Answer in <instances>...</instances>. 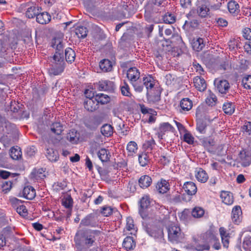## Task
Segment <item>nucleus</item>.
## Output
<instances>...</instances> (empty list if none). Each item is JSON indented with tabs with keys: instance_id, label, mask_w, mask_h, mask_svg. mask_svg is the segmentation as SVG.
I'll list each match as a JSON object with an SVG mask.
<instances>
[{
	"instance_id": "obj_1",
	"label": "nucleus",
	"mask_w": 251,
	"mask_h": 251,
	"mask_svg": "<svg viewBox=\"0 0 251 251\" xmlns=\"http://www.w3.org/2000/svg\"><path fill=\"white\" fill-rule=\"evenodd\" d=\"M51 47L55 49L56 51L52 57V64L49 70L50 75H60L65 68V61L63 53L64 44L61 38L54 37L51 41Z\"/></svg>"
},
{
	"instance_id": "obj_2",
	"label": "nucleus",
	"mask_w": 251,
	"mask_h": 251,
	"mask_svg": "<svg viewBox=\"0 0 251 251\" xmlns=\"http://www.w3.org/2000/svg\"><path fill=\"white\" fill-rule=\"evenodd\" d=\"M101 232L97 230L88 229H80L77 231L75 236V241L78 245L87 247L92 246L96 241L100 240Z\"/></svg>"
},
{
	"instance_id": "obj_3",
	"label": "nucleus",
	"mask_w": 251,
	"mask_h": 251,
	"mask_svg": "<svg viewBox=\"0 0 251 251\" xmlns=\"http://www.w3.org/2000/svg\"><path fill=\"white\" fill-rule=\"evenodd\" d=\"M195 13L196 10L192 9L187 14V17L188 20L185 21L182 26L184 30L186 31H192L198 27L199 23L198 20L194 18Z\"/></svg>"
},
{
	"instance_id": "obj_4",
	"label": "nucleus",
	"mask_w": 251,
	"mask_h": 251,
	"mask_svg": "<svg viewBox=\"0 0 251 251\" xmlns=\"http://www.w3.org/2000/svg\"><path fill=\"white\" fill-rule=\"evenodd\" d=\"M168 238L173 243H177L182 238L180 229L176 225H172L168 229Z\"/></svg>"
},
{
	"instance_id": "obj_5",
	"label": "nucleus",
	"mask_w": 251,
	"mask_h": 251,
	"mask_svg": "<svg viewBox=\"0 0 251 251\" xmlns=\"http://www.w3.org/2000/svg\"><path fill=\"white\" fill-rule=\"evenodd\" d=\"M102 121V118L101 116L96 115L87 118L84 121V125L87 128L94 130L101 124Z\"/></svg>"
},
{
	"instance_id": "obj_6",
	"label": "nucleus",
	"mask_w": 251,
	"mask_h": 251,
	"mask_svg": "<svg viewBox=\"0 0 251 251\" xmlns=\"http://www.w3.org/2000/svg\"><path fill=\"white\" fill-rule=\"evenodd\" d=\"M239 160L242 166H249L251 163V149L248 148L241 151L239 154Z\"/></svg>"
},
{
	"instance_id": "obj_7",
	"label": "nucleus",
	"mask_w": 251,
	"mask_h": 251,
	"mask_svg": "<svg viewBox=\"0 0 251 251\" xmlns=\"http://www.w3.org/2000/svg\"><path fill=\"white\" fill-rule=\"evenodd\" d=\"M150 205V198L148 196H145L140 200V208L139 213L143 219H147L148 217V208Z\"/></svg>"
},
{
	"instance_id": "obj_8",
	"label": "nucleus",
	"mask_w": 251,
	"mask_h": 251,
	"mask_svg": "<svg viewBox=\"0 0 251 251\" xmlns=\"http://www.w3.org/2000/svg\"><path fill=\"white\" fill-rule=\"evenodd\" d=\"M174 127L169 123H163L160 125L157 132L158 137L161 139H164L166 133L174 132Z\"/></svg>"
},
{
	"instance_id": "obj_9",
	"label": "nucleus",
	"mask_w": 251,
	"mask_h": 251,
	"mask_svg": "<svg viewBox=\"0 0 251 251\" xmlns=\"http://www.w3.org/2000/svg\"><path fill=\"white\" fill-rule=\"evenodd\" d=\"M214 84L218 91L221 94H226L230 88L229 84L226 80L216 79Z\"/></svg>"
},
{
	"instance_id": "obj_10",
	"label": "nucleus",
	"mask_w": 251,
	"mask_h": 251,
	"mask_svg": "<svg viewBox=\"0 0 251 251\" xmlns=\"http://www.w3.org/2000/svg\"><path fill=\"white\" fill-rule=\"evenodd\" d=\"M97 224L96 215L91 213L83 218L80 223V226H91L94 227Z\"/></svg>"
},
{
	"instance_id": "obj_11",
	"label": "nucleus",
	"mask_w": 251,
	"mask_h": 251,
	"mask_svg": "<svg viewBox=\"0 0 251 251\" xmlns=\"http://www.w3.org/2000/svg\"><path fill=\"white\" fill-rule=\"evenodd\" d=\"M26 5L25 15L28 18H33L35 16L36 17L38 13L42 10L41 7L36 6L32 3H27Z\"/></svg>"
},
{
	"instance_id": "obj_12",
	"label": "nucleus",
	"mask_w": 251,
	"mask_h": 251,
	"mask_svg": "<svg viewBox=\"0 0 251 251\" xmlns=\"http://www.w3.org/2000/svg\"><path fill=\"white\" fill-rule=\"evenodd\" d=\"M144 229L150 236L155 238H161L163 235V230L161 228L157 227H151L149 226H144Z\"/></svg>"
},
{
	"instance_id": "obj_13",
	"label": "nucleus",
	"mask_w": 251,
	"mask_h": 251,
	"mask_svg": "<svg viewBox=\"0 0 251 251\" xmlns=\"http://www.w3.org/2000/svg\"><path fill=\"white\" fill-rule=\"evenodd\" d=\"M161 91L160 89L156 87L154 90L147 92V97L148 101L150 102L155 103L158 102L160 100Z\"/></svg>"
},
{
	"instance_id": "obj_14",
	"label": "nucleus",
	"mask_w": 251,
	"mask_h": 251,
	"mask_svg": "<svg viewBox=\"0 0 251 251\" xmlns=\"http://www.w3.org/2000/svg\"><path fill=\"white\" fill-rule=\"evenodd\" d=\"M98 89L100 91L112 92L114 90V84L110 80H101L98 83Z\"/></svg>"
},
{
	"instance_id": "obj_15",
	"label": "nucleus",
	"mask_w": 251,
	"mask_h": 251,
	"mask_svg": "<svg viewBox=\"0 0 251 251\" xmlns=\"http://www.w3.org/2000/svg\"><path fill=\"white\" fill-rule=\"evenodd\" d=\"M242 210L240 206H234L231 212V219L232 222L236 224H238L240 223L242 220Z\"/></svg>"
},
{
	"instance_id": "obj_16",
	"label": "nucleus",
	"mask_w": 251,
	"mask_h": 251,
	"mask_svg": "<svg viewBox=\"0 0 251 251\" xmlns=\"http://www.w3.org/2000/svg\"><path fill=\"white\" fill-rule=\"evenodd\" d=\"M84 106L88 111L93 112L98 108V102L94 99H86L84 100Z\"/></svg>"
},
{
	"instance_id": "obj_17",
	"label": "nucleus",
	"mask_w": 251,
	"mask_h": 251,
	"mask_svg": "<svg viewBox=\"0 0 251 251\" xmlns=\"http://www.w3.org/2000/svg\"><path fill=\"white\" fill-rule=\"evenodd\" d=\"M11 201L13 204L15 205V206H18L17 207V212L20 215L22 216H26L27 210L25 205H20V204L22 203L20 200L14 198L11 200Z\"/></svg>"
},
{
	"instance_id": "obj_18",
	"label": "nucleus",
	"mask_w": 251,
	"mask_h": 251,
	"mask_svg": "<svg viewBox=\"0 0 251 251\" xmlns=\"http://www.w3.org/2000/svg\"><path fill=\"white\" fill-rule=\"evenodd\" d=\"M193 82L195 88L201 92L204 91L206 88L205 80L200 76H197L194 77Z\"/></svg>"
},
{
	"instance_id": "obj_19",
	"label": "nucleus",
	"mask_w": 251,
	"mask_h": 251,
	"mask_svg": "<svg viewBox=\"0 0 251 251\" xmlns=\"http://www.w3.org/2000/svg\"><path fill=\"white\" fill-rule=\"evenodd\" d=\"M183 188L187 195L190 196L194 195L197 191V188L196 184L191 181L185 182Z\"/></svg>"
},
{
	"instance_id": "obj_20",
	"label": "nucleus",
	"mask_w": 251,
	"mask_h": 251,
	"mask_svg": "<svg viewBox=\"0 0 251 251\" xmlns=\"http://www.w3.org/2000/svg\"><path fill=\"white\" fill-rule=\"evenodd\" d=\"M22 194L25 198L29 200H33L36 196L35 189L30 186L24 187Z\"/></svg>"
},
{
	"instance_id": "obj_21",
	"label": "nucleus",
	"mask_w": 251,
	"mask_h": 251,
	"mask_svg": "<svg viewBox=\"0 0 251 251\" xmlns=\"http://www.w3.org/2000/svg\"><path fill=\"white\" fill-rule=\"evenodd\" d=\"M156 188L160 194L166 193L170 189L169 182L165 179H161L156 185Z\"/></svg>"
},
{
	"instance_id": "obj_22",
	"label": "nucleus",
	"mask_w": 251,
	"mask_h": 251,
	"mask_svg": "<svg viewBox=\"0 0 251 251\" xmlns=\"http://www.w3.org/2000/svg\"><path fill=\"white\" fill-rule=\"evenodd\" d=\"M51 19L50 15L46 12H39L36 16V21L40 24H47Z\"/></svg>"
},
{
	"instance_id": "obj_23",
	"label": "nucleus",
	"mask_w": 251,
	"mask_h": 251,
	"mask_svg": "<svg viewBox=\"0 0 251 251\" xmlns=\"http://www.w3.org/2000/svg\"><path fill=\"white\" fill-rule=\"evenodd\" d=\"M219 232L223 246L226 248H228L230 237L229 233L227 232L226 229L224 227H221L219 228Z\"/></svg>"
},
{
	"instance_id": "obj_24",
	"label": "nucleus",
	"mask_w": 251,
	"mask_h": 251,
	"mask_svg": "<svg viewBox=\"0 0 251 251\" xmlns=\"http://www.w3.org/2000/svg\"><path fill=\"white\" fill-rule=\"evenodd\" d=\"M127 77L131 82L137 81L140 77V72L135 67L130 68L127 72Z\"/></svg>"
},
{
	"instance_id": "obj_25",
	"label": "nucleus",
	"mask_w": 251,
	"mask_h": 251,
	"mask_svg": "<svg viewBox=\"0 0 251 251\" xmlns=\"http://www.w3.org/2000/svg\"><path fill=\"white\" fill-rule=\"evenodd\" d=\"M220 197L222 201L226 205H231L233 202L232 194L228 191H222Z\"/></svg>"
},
{
	"instance_id": "obj_26",
	"label": "nucleus",
	"mask_w": 251,
	"mask_h": 251,
	"mask_svg": "<svg viewBox=\"0 0 251 251\" xmlns=\"http://www.w3.org/2000/svg\"><path fill=\"white\" fill-rule=\"evenodd\" d=\"M195 176L197 179L201 183L206 182L208 179L207 174L201 168H199L196 171Z\"/></svg>"
},
{
	"instance_id": "obj_27",
	"label": "nucleus",
	"mask_w": 251,
	"mask_h": 251,
	"mask_svg": "<svg viewBox=\"0 0 251 251\" xmlns=\"http://www.w3.org/2000/svg\"><path fill=\"white\" fill-rule=\"evenodd\" d=\"M196 11L200 17L206 18L209 15L210 9L206 4H203L197 6Z\"/></svg>"
},
{
	"instance_id": "obj_28",
	"label": "nucleus",
	"mask_w": 251,
	"mask_h": 251,
	"mask_svg": "<svg viewBox=\"0 0 251 251\" xmlns=\"http://www.w3.org/2000/svg\"><path fill=\"white\" fill-rule=\"evenodd\" d=\"M143 84L146 88L147 92L154 90V89L156 88L154 87V80L150 76L143 78Z\"/></svg>"
},
{
	"instance_id": "obj_29",
	"label": "nucleus",
	"mask_w": 251,
	"mask_h": 251,
	"mask_svg": "<svg viewBox=\"0 0 251 251\" xmlns=\"http://www.w3.org/2000/svg\"><path fill=\"white\" fill-rule=\"evenodd\" d=\"M139 184L142 188H146L150 186L152 182L151 178L147 175H144L140 177L139 179Z\"/></svg>"
},
{
	"instance_id": "obj_30",
	"label": "nucleus",
	"mask_w": 251,
	"mask_h": 251,
	"mask_svg": "<svg viewBox=\"0 0 251 251\" xmlns=\"http://www.w3.org/2000/svg\"><path fill=\"white\" fill-rule=\"evenodd\" d=\"M31 177L37 180L44 179L45 177L44 170L43 168L34 169L31 173Z\"/></svg>"
},
{
	"instance_id": "obj_31",
	"label": "nucleus",
	"mask_w": 251,
	"mask_h": 251,
	"mask_svg": "<svg viewBox=\"0 0 251 251\" xmlns=\"http://www.w3.org/2000/svg\"><path fill=\"white\" fill-rule=\"evenodd\" d=\"M192 101L189 98H183L180 102V106L184 111L190 110L192 108Z\"/></svg>"
},
{
	"instance_id": "obj_32",
	"label": "nucleus",
	"mask_w": 251,
	"mask_h": 251,
	"mask_svg": "<svg viewBox=\"0 0 251 251\" xmlns=\"http://www.w3.org/2000/svg\"><path fill=\"white\" fill-rule=\"evenodd\" d=\"M209 235L208 242L213 244V247L216 250L221 248V244L217 237L211 232L207 233Z\"/></svg>"
},
{
	"instance_id": "obj_33",
	"label": "nucleus",
	"mask_w": 251,
	"mask_h": 251,
	"mask_svg": "<svg viewBox=\"0 0 251 251\" xmlns=\"http://www.w3.org/2000/svg\"><path fill=\"white\" fill-rule=\"evenodd\" d=\"M101 134L105 137L111 136L113 132V127L109 124H104L100 128Z\"/></svg>"
},
{
	"instance_id": "obj_34",
	"label": "nucleus",
	"mask_w": 251,
	"mask_h": 251,
	"mask_svg": "<svg viewBox=\"0 0 251 251\" xmlns=\"http://www.w3.org/2000/svg\"><path fill=\"white\" fill-rule=\"evenodd\" d=\"M135 242L132 237H126L123 243V247L126 250H131L135 247Z\"/></svg>"
},
{
	"instance_id": "obj_35",
	"label": "nucleus",
	"mask_w": 251,
	"mask_h": 251,
	"mask_svg": "<svg viewBox=\"0 0 251 251\" xmlns=\"http://www.w3.org/2000/svg\"><path fill=\"white\" fill-rule=\"evenodd\" d=\"M46 156L51 162L56 161L59 157L57 152L51 148L47 149Z\"/></svg>"
},
{
	"instance_id": "obj_36",
	"label": "nucleus",
	"mask_w": 251,
	"mask_h": 251,
	"mask_svg": "<svg viewBox=\"0 0 251 251\" xmlns=\"http://www.w3.org/2000/svg\"><path fill=\"white\" fill-rule=\"evenodd\" d=\"M227 7L229 12L232 14L237 15L240 11L239 5L235 1H230L228 3Z\"/></svg>"
},
{
	"instance_id": "obj_37",
	"label": "nucleus",
	"mask_w": 251,
	"mask_h": 251,
	"mask_svg": "<svg viewBox=\"0 0 251 251\" xmlns=\"http://www.w3.org/2000/svg\"><path fill=\"white\" fill-rule=\"evenodd\" d=\"M98 156L103 162L109 160L110 157L109 151L105 149H101L98 152Z\"/></svg>"
},
{
	"instance_id": "obj_38",
	"label": "nucleus",
	"mask_w": 251,
	"mask_h": 251,
	"mask_svg": "<svg viewBox=\"0 0 251 251\" xmlns=\"http://www.w3.org/2000/svg\"><path fill=\"white\" fill-rule=\"evenodd\" d=\"M100 67L103 72L110 71L112 68V63L108 59H103L100 63Z\"/></svg>"
},
{
	"instance_id": "obj_39",
	"label": "nucleus",
	"mask_w": 251,
	"mask_h": 251,
	"mask_svg": "<svg viewBox=\"0 0 251 251\" xmlns=\"http://www.w3.org/2000/svg\"><path fill=\"white\" fill-rule=\"evenodd\" d=\"M66 61L72 63L74 61L75 57V53L74 50L70 48H67L65 51Z\"/></svg>"
},
{
	"instance_id": "obj_40",
	"label": "nucleus",
	"mask_w": 251,
	"mask_h": 251,
	"mask_svg": "<svg viewBox=\"0 0 251 251\" xmlns=\"http://www.w3.org/2000/svg\"><path fill=\"white\" fill-rule=\"evenodd\" d=\"M95 98L98 103H100L102 104H106L110 100V98L107 95L102 93H99L96 95Z\"/></svg>"
},
{
	"instance_id": "obj_41",
	"label": "nucleus",
	"mask_w": 251,
	"mask_h": 251,
	"mask_svg": "<svg viewBox=\"0 0 251 251\" xmlns=\"http://www.w3.org/2000/svg\"><path fill=\"white\" fill-rule=\"evenodd\" d=\"M67 139L72 144H76L78 141L79 137L77 131L72 130L67 134Z\"/></svg>"
},
{
	"instance_id": "obj_42",
	"label": "nucleus",
	"mask_w": 251,
	"mask_h": 251,
	"mask_svg": "<svg viewBox=\"0 0 251 251\" xmlns=\"http://www.w3.org/2000/svg\"><path fill=\"white\" fill-rule=\"evenodd\" d=\"M137 149V144L134 141H130L127 145L126 150L128 155H133L136 152Z\"/></svg>"
},
{
	"instance_id": "obj_43",
	"label": "nucleus",
	"mask_w": 251,
	"mask_h": 251,
	"mask_svg": "<svg viewBox=\"0 0 251 251\" xmlns=\"http://www.w3.org/2000/svg\"><path fill=\"white\" fill-rule=\"evenodd\" d=\"M139 163L141 166L144 167L146 166L149 162L150 158L148 153L142 152L138 155Z\"/></svg>"
},
{
	"instance_id": "obj_44",
	"label": "nucleus",
	"mask_w": 251,
	"mask_h": 251,
	"mask_svg": "<svg viewBox=\"0 0 251 251\" xmlns=\"http://www.w3.org/2000/svg\"><path fill=\"white\" fill-rule=\"evenodd\" d=\"M87 30L86 27L80 26L75 28V33L79 38H84L87 35Z\"/></svg>"
},
{
	"instance_id": "obj_45",
	"label": "nucleus",
	"mask_w": 251,
	"mask_h": 251,
	"mask_svg": "<svg viewBox=\"0 0 251 251\" xmlns=\"http://www.w3.org/2000/svg\"><path fill=\"white\" fill-rule=\"evenodd\" d=\"M217 97L210 90L208 91V96L205 100L206 103L209 106H213L215 105L217 101Z\"/></svg>"
},
{
	"instance_id": "obj_46",
	"label": "nucleus",
	"mask_w": 251,
	"mask_h": 251,
	"mask_svg": "<svg viewBox=\"0 0 251 251\" xmlns=\"http://www.w3.org/2000/svg\"><path fill=\"white\" fill-rule=\"evenodd\" d=\"M223 110L224 112L228 115H231L235 110V106L232 102H227L224 104Z\"/></svg>"
},
{
	"instance_id": "obj_47",
	"label": "nucleus",
	"mask_w": 251,
	"mask_h": 251,
	"mask_svg": "<svg viewBox=\"0 0 251 251\" xmlns=\"http://www.w3.org/2000/svg\"><path fill=\"white\" fill-rule=\"evenodd\" d=\"M204 214V209L201 207H195L193 208L191 211L192 216L195 218H200L203 216Z\"/></svg>"
},
{
	"instance_id": "obj_48",
	"label": "nucleus",
	"mask_w": 251,
	"mask_h": 251,
	"mask_svg": "<svg viewBox=\"0 0 251 251\" xmlns=\"http://www.w3.org/2000/svg\"><path fill=\"white\" fill-rule=\"evenodd\" d=\"M51 131L56 135H60L63 131V126L60 123H54L51 126Z\"/></svg>"
},
{
	"instance_id": "obj_49",
	"label": "nucleus",
	"mask_w": 251,
	"mask_h": 251,
	"mask_svg": "<svg viewBox=\"0 0 251 251\" xmlns=\"http://www.w3.org/2000/svg\"><path fill=\"white\" fill-rule=\"evenodd\" d=\"M10 155L14 160L19 159L22 156V152L20 148L12 147L10 151Z\"/></svg>"
},
{
	"instance_id": "obj_50",
	"label": "nucleus",
	"mask_w": 251,
	"mask_h": 251,
	"mask_svg": "<svg viewBox=\"0 0 251 251\" xmlns=\"http://www.w3.org/2000/svg\"><path fill=\"white\" fill-rule=\"evenodd\" d=\"M73 203V200L70 195H67L62 199V204L67 208L71 209Z\"/></svg>"
},
{
	"instance_id": "obj_51",
	"label": "nucleus",
	"mask_w": 251,
	"mask_h": 251,
	"mask_svg": "<svg viewBox=\"0 0 251 251\" xmlns=\"http://www.w3.org/2000/svg\"><path fill=\"white\" fill-rule=\"evenodd\" d=\"M126 228L127 230L131 231V234H134L136 232V229L134 224V221L132 218L129 217L126 219Z\"/></svg>"
},
{
	"instance_id": "obj_52",
	"label": "nucleus",
	"mask_w": 251,
	"mask_h": 251,
	"mask_svg": "<svg viewBox=\"0 0 251 251\" xmlns=\"http://www.w3.org/2000/svg\"><path fill=\"white\" fill-rule=\"evenodd\" d=\"M204 45L203 39L201 38H199L193 42V48L195 50L199 51L203 48Z\"/></svg>"
},
{
	"instance_id": "obj_53",
	"label": "nucleus",
	"mask_w": 251,
	"mask_h": 251,
	"mask_svg": "<svg viewBox=\"0 0 251 251\" xmlns=\"http://www.w3.org/2000/svg\"><path fill=\"white\" fill-rule=\"evenodd\" d=\"M121 93L123 95L126 97H130L131 94L130 92V88L128 84L124 82L121 86Z\"/></svg>"
},
{
	"instance_id": "obj_54",
	"label": "nucleus",
	"mask_w": 251,
	"mask_h": 251,
	"mask_svg": "<svg viewBox=\"0 0 251 251\" xmlns=\"http://www.w3.org/2000/svg\"><path fill=\"white\" fill-rule=\"evenodd\" d=\"M201 141L202 145L205 148H209L214 145V141L211 138H204L201 139Z\"/></svg>"
},
{
	"instance_id": "obj_55",
	"label": "nucleus",
	"mask_w": 251,
	"mask_h": 251,
	"mask_svg": "<svg viewBox=\"0 0 251 251\" xmlns=\"http://www.w3.org/2000/svg\"><path fill=\"white\" fill-rule=\"evenodd\" d=\"M163 21L166 24H171L175 22V16L171 13H168L163 17Z\"/></svg>"
},
{
	"instance_id": "obj_56",
	"label": "nucleus",
	"mask_w": 251,
	"mask_h": 251,
	"mask_svg": "<svg viewBox=\"0 0 251 251\" xmlns=\"http://www.w3.org/2000/svg\"><path fill=\"white\" fill-rule=\"evenodd\" d=\"M206 127V123L203 121L199 120L197 124V129L201 134L205 133Z\"/></svg>"
},
{
	"instance_id": "obj_57",
	"label": "nucleus",
	"mask_w": 251,
	"mask_h": 251,
	"mask_svg": "<svg viewBox=\"0 0 251 251\" xmlns=\"http://www.w3.org/2000/svg\"><path fill=\"white\" fill-rule=\"evenodd\" d=\"M242 84L246 89H251V75L245 76L242 79Z\"/></svg>"
},
{
	"instance_id": "obj_58",
	"label": "nucleus",
	"mask_w": 251,
	"mask_h": 251,
	"mask_svg": "<svg viewBox=\"0 0 251 251\" xmlns=\"http://www.w3.org/2000/svg\"><path fill=\"white\" fill-rule=\"evenodd\" d=\"M243 247L245 251H251V237H246L245 238Z\"/></svg>"
},
{
	"instance_id": "obj_59",
	"label": "nucleus",
	"mask_w": 251,
	"mask_h": 251,
	"mask_svg": "<svg viewBox=\"0 0 251 251\" xmlns=\"http://www.w3.org/2000/svg\"><path fill=\"white\" fill-rule=\"evenodd\" d=\"M131 83L136 92L140 93L143 91L144 89L143 84L139 83L137 80Z\"/></svg>"
},
{
	"instance_id": "obj_60",
	"label": "nucleus",
	"mask_w": 251,
	"mask_h": 251,
	"mask_svg": "<svg viewBox=\"0 0 251 251\" xmlns=\"http://www.w3.org/2000/svg\"><path fill=\"white\" fill-rule=\"evenodd\" d=\"M184 141L189 144H192L194 143V138L192 135L189 133H185L183 136Z\"/></svg>"
},
{
	"instance_id": "obj_61",
	"label": "nucleus",
	"mask_w": 251,
	"mask_h": 251,
	"mask_svg": "<svg viewBox=\"0 0 251 251\" xmlns=\"http://www.w3.org/2000/svg\"><path fill=\"white\" fill-rule=\"evenodd\" d=\"M113 209L110 206H103L101 209V213L104 216L107 217L112 213Z\"/></svg>"
},
{
	"instance_id": "obj_62",
	"label": "nucleus",
	"mask_w": 251,
	"mask_h": 251,
	"mask_svg": "<svg viewBox=\"0 0 251 251\" xmlns=\"http://www.w3.org/2000/svg\"><path fill=\"white\" fill-rule=\"evenodd\" d=\"M19 109V106L18 104L15 101H11L10 102V105L9 106V109L10 111L14 113L18 112Z\"/></svg>"
},
{
	"instance_id": "obj_63",
	"label": "nucleus",
	"mask_w": 251,
	"mask_h": 251,
	"mask_svg": "<svg viewBox=\"0 0 251 251\" xmlns=\"http://www.w3.org/2000/svg\"><path fill=\"white\" fill-rule=\"evenodd\" d=\"M243 36L247 40H251V29L245 28L243 30Z\"/></svg>"
},
{
	"instance_id": "obj_64",
	"label": "nucleus",
	"mask_w": 251,
	"mask_h": 251,
	"mask_svg": "<svg viewBox=\"0 0 251 251\" xmlns=\"http://www.w3.org/2000/svg\"><path fill=\"white\" fill-rule=\"evenodd\" d=\"M155 145V141L153 139L147 141L144 144V147L147 150H151Z\"/></svg>"
}]
</instances>
